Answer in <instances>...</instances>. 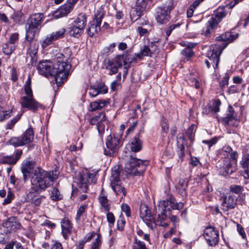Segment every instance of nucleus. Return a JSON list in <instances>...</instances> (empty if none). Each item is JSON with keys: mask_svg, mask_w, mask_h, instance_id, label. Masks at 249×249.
<instances>
[{"mask_svg": "<svg viewBox=\"0 0 249 249\" xmlns=\"http://www.w3.org/2000/svg\"><path fill=\"white\" fill-rule=\"evenodd\" d=\"M21 172L24 181L31 178L32 187L27 196L28 201L36 206H40L45 196L36 197L35 193L40 194L52 185L58 178L59 172L56 170L46 171L40 168L34 169L33 163L30 161L22 164Z\"/></svg>", "mask_w": 249, "mask_h": 249, "instance_id": "1", "label": "nucleus"}, {"mask_svg": "<svg viewBox=\"0 0 249 249\" xmlns=\"http://www.w3.org/2000/svg\"><path fill=\"white\" fill-rule=\"evenodd\" d=\"M70 55L62 53L56 54L54 62L50 60L40 62L37 65L40 74L48 77L54 76L57 85L63 84L70 74L71 65L67 62Z\"/></svg>", "mask_w": 249, "mask_h": 249, "instance_id": "2", "label": "nucleus"}, {"mask_svg": "<svg viewBox=\"0 0 249 249\" xmlns=\"http://www.w3.org/2000/svg\"><path fill=\"white\" fill-rule=\"evenodd\" d=\"M24 90L25 95L20 98L19 102L22 108H27L34 112L39 108H43V106L34 98L31 88V80L29 76L26 81Z\"/></svg>", "mask_w": 249, "mask_h": 249, "instance_id": "3", "label": "nucleus"}, {"mask_svg": "<svg viewBox=\"0 0 249 249\" xmlns=\"http://www.w3.org/2000/svg\"><path fill=\"white\" fill-rule=\"evenodd\" d=\"M127 163L125 167V172L129 175L141 176L145 171L148 164L147 160L143 161L135 157L133 155L126 156Z\"/></svg>", "mask_w": 249, "mask_h": 249, "instance_id": "4", "label": "nucleus"}, {"mask_svg": "<svg viewBox=\"0 0 249 249\" xmlns=\"http://www.w3.org/2000/svg\"><path fill=\"white\" fill-rule=\"evenodd\" d=\"M44 19V16L42 13H35L32 15L28 20L26 27V39L28 41H31L35 35L39 32L41 25Z\"/></svg>", "mask_w": 249, "mask_h": 249, "instance_id": "5", "label": "nucleus"}, {"mask_svg": "<svg viewBox=\"0 0 249 249\" xmlns=\"http://www.w3.org/2000/svg\"><path fill=\"white\" fill-rule=\"evenodd\" d=\"M227 46V43H224L219 44H213L209 47L207 53V56L209 59L205 61V63L207 65L208 68H210L211 65L212 66L213 69L217 68L219 62V56Z\"/></svg>", "mask_w": 249, "mask_h": 249, "instance_id": "6", "label": "nucleus"}, {"mask_svg": "<svg viewBox=\"0 0 249 249\" xmlns=\"http://www.w3.org/2000/svg\"><path fill=\"white\" fill-rule=\"evenodd\" d=\"M87 24V17L85 14H80L69 27V33L75 37L80 36L84 31Z\"/></svg>", "mask_w": 249, "mask_h": 249, "instance_id": "7", "label": "nucleus"}, {"mask_svg": "<svg viewBox=\"0 0 249 249\" xmlns=\"http://www.w3.org/2000/svg\"><path fill=\"white\" fill-rule=\"evenodd\" d=\"M119 176V172L117 170H115L112 172L110 178V186L116 195L122 198L126 196V191L125 188L120 184Z\"/></svg>", "mask_w": 249, "mask_h": 249, "instance_id": "8", "label": "nucleus"}, {"mask_svg": "<svg viewBox=\"0 0 249 249\" xmlns=\"http://www.w3.org/2000/svg\"><path fill=\"white\" fill-rule=\"evenodd\" d=\"M126 61V54L117 55L113 59L108 60L106 69L109 71V74L112 75L118 72V69L123 66Z\"/></svg>", "mask_w": 249, "mask_h": 249, "instance_id": "9", "label": "nucleus"}, {"mask_svg": "<svg viewBox=\"0 0 249 249\" xmlns=\"http://www.w3.org/2000/svg\"><path fill=\"white\" fill-rule=\"evenodd\" d=\"M34 137V131L30 128L27 129L20 137L12 138L10 142L15 146H22L31 142L33 140Z\"/></svg>", "mask_w": 249, "mask_h": 249, "instance_id": "10", "label": "nucleus"}, {"mask_svg": "<svg viewBox=\"0 0 249 249\" xmlns=\"http://www.w3.org/2000/svg\"><path fill=\"white\" fill-rule=\"evenodd\" d=\"M203 236L207 244L210 246H215L218 243V231L213 227L209 226L206 227L204 230Z\"/></svg>", "mask_w": 249, "mask_h": 249, "instance_id": "11", "label": "nucleus"}, {"mask_svg": "<svg viewBox=\"0 0 249 249\" xmlns=\"http://www.w3.org/2000/svg\"><path fill=\"white\" fill-rule=\"evenodd\" d=\"M221 201V209L225 212L235 207L237 205V198L231 193L223 194L220 198Z\"/></svg>", "mask_w": 249, "mask_h": 249, "instance_id": "12", "label": "nucleus"}, {"mask_svg": "<svg viewBox=\"0 0 249 249\" xmlns=\"http://www.w3.org/2000/svg\"><path fill=\"white\" fill-rule=\"evenodd\" d=\"M78 0H68L64 5L60 6L53 13L54 18L58 19L66 16L73 9L74 6Z\"/></svg>", "mask_w": 249, "mask_h": 249, "instance_id": "13", "label": "nucleus"}, {"mask_svg": "<svg viewBox=\"0 0 249 249\" xmlns=\"http://www.w3.org/2000/svg\"><path fill=\"white\" fill-rule=\"evenodd\" d=\"M140 214L143 221L151 229L153 230L156 227V222L147 206L145 205L141 206Z\"/></svg>", "mask_w": 249, "mask_h": 249, "instance_id": "14", "label": "nucleus"}, {"mask_svg": "<svg viewBox=\"0 0 249 249\" xmlns=\"http://www.w3.org/2000/svg\"><path fill=\"white\" fill-rule=\"evenodd\" d=\"M120 143V141L118 136L109 135L106 141V146L108 150L105 149V154L110 156H113L119 147Z\"/></svg>", "mask_w": 249, "mask_h": 249, "instance_id": "15", "label": "nucleus"}, {"mask_svg": "<svg viewBox=\"0 0 249 249\" xmlns=\"http://www.w3.org/2000/svg\"><path fill=\"white\" fill-rule=\"evenodd\" d=\"M95 177V174L94 173H91L89 172H87L80 176L78 179L79 182H78L77 183L79 187L82 192H85L87 191L88 183H96V179Z\"/></svg>", "mask_w": 249, "mask_h": 249, "instance_id": "16", "label": "nucleus"}, {"mask_svg": "<svg viewBox=\"0 0 249 249\" xmlns=\"http://www.w3.org/2000/svg\"><path fill=\"white\" fill-rule=\"evenodd\" d=\"M184 204L182 202L178 203L174 198L170 197L169 199L160 201L159 204L160 208L164 209L169 212L171 210H179L183 208Z\"/></svg>", "mask_w": 249, "mask_h": 249, "instance_id": "17", "label": "nucleus"}, {"mask_svg": "<svg viewBox=\"0 0 249 249\" xmlns=\"http://www.w3.org/2000/svg\"><path fill=\"white\" fill-rule=\"evenodd\" d=\"M106 123V115L103 112L99 113L97 116H95L90 120V124L91 125H96L100 134H102L104 132L105 124Z\"/></svg>", "mask_w": 249, "mask_h": 249, "instance_id": "18", "label": "nucleus"}, {"mask_svg": "<svg viewBox=\"0 0 249 249\" xmlns=\"http://www.w3.org/2000/svg\"><path fill=\"white\" fill-rule=\"evenodd\" d=\"M60 224L62 236L65 240H68L74 231L72 224L67 217H64Z\"/></svg>", "mask_w": 249, "mask_h": 249, "instance_id": "19", "label": "nucleus"}, {"mask_svg": "<svg viewBox=\"0 0 249 249\" xmlns=\"http://www.w3.org/2000/svg\"><path fill=\"white\" fill-rule=\"evenodd\" d=\"M2 226L7 229L9 232L16 231L21 226L19 220L15 216H11L2 222Z\"/></svg>", "mask_w": 249, "mask_h": 249, "instance_id": "20", "label": "nucleus"}, {"mask_svg": "<svg viewBox=\"0 0 249 249\" xmlns=\"http://www.w3.org/2000/svg\"><path fill=\"white\" fill-rule=\"evenodd\" d=\"M22 153L21 150H17L15 157L13 156H4L0 158V162L8 164H15L20 159Z\"/></svg>", "mask_w": 249, "mask_h": 249, "instance_id": "21", "label": "nucleus"}, {"mask_svg": "<svg viewBox=\"0 0 249 249\" xmlns=\"http://www.w3.org/2000/svg\"><path fill=\"white\" fill-rule=\"evenodd\" d=\"M169 13L163 9L161 7H159L157 10V15L156 17L158 22L160 24L165 23L169 18Z\"/></svg>", "mask_w": 249, "mask_h": 249, "instance_id": "22", "label": "nucleus"}, {"mask_svg": "<svg viewBox=\"0 0 249 249\" xmlns=\"http://www.w3.org/2000/svg\"><path fill=\"white\" fill-rule=\"evenodd\" d=\"M126 146L131 151L137 152L142 149V142L139 138L135 137L130 140Z\"/></svg>", "mask_w": 249, "mask_h": 249, "instance_id": "23", "label": "nucleus"}, {"mask_svg": "<svg viewBox=\"0 0 249 249\" xmlns=\"http://www.w3.org/2000/svg\"><path fill=\"white\" fill-rule=\"evenodd\" d=\"M245 178H249V154L247 153L243 155L240 162Z\"/></svg>", "mask_w": 249, "mask_h": 249, "instance_id": "24", "label": "nucleus"}, {"mask_svg": "<svg viewBox=\"0 0 249 249\" xmlns=\"http://www.w3.org/2000/svg\"><path fill=\"white\" fill-rule=\"evenodd\" d=\"M237 36H235L234 35H232L230 32H226L224 34H222L221 36L217 37V40L219 41L216 44H223L224 43L228 44L233 41L236 37Z\"/></svg>", "mask_w": 249, "mask_h": 249, "instance_id": "25", "label": "nucleus"}, {"mask_svg": "<svg viewBox=\"0 0 249 249\" xmlns=\"http://www.w3.org/2000/svg\"><path fill=\"white\" fill-rule=\"evenodd\" d=\"M108 104V102L107 101L103 99L92 102L90 104L89 110L94 111L101 109L106 107Z\"/></svg>", "mask_w": 249, "mask_h": 249, "instance_id": "26", "label": "nucleus"}, {"mask_svg": "<svg viewBox=\"0 0 249 249\" xmlns=\"http://www.w3.org/2000/svg\"><path fill=\"white\" fill-rule=\"evenodd\" d=\"M98 200L102 209L105 211L108 212L110 209V206L107 196L102 193L98 197Z\"/></svg>", "mask_w": 249, "mask_h": 249, "instance_id": "27", "label": "nucleus"}, {"mask_svg": "<svg viewBox=\"0 0 249 249\" xmlns=\"http://www.w3.org/2000/svg\"><path fill=\"white\" fill-rule=\"evenodd\" d=\"M222 122L224 124L234 127H237L239 124L236 116H232V114L227 115L225 118H223Z\"/></svg>", "mask_w": 249, "mask_h": 249, "instance_id": "28", "label": "nucleus"}, {"mask_svg": "<svg viewBox=\"0 0 249 249\" xmlns=\"http://www.w3.org/2000/svg\"><path fill=\"white\" fill-rule=\"evenodd\" d=\"M101 27L91 21L89 25L88 34L90 37H94L100 31Z\"/></svg>", "mask_w": 249, "mask_h": 249, "instance_id": "29", "label": "nucleus"}, {"mask_svg": "<svg viewBox=\"0 0 249 249\" xmlns=\"http://www.w3.org/2000/svg\"><path fill=\"white\" fill-rule=\"evenodd\" d=\"M87 208V204H83L78 208L75 218L77 223H78L82 218H84V216H86V210Z\"/></svg>", "mask_w": 249, "mask_h": 249, "instance_id": "30", "label": "nucleus"}, {"mask_svg": "<svg viewBox=\"0 0 249 249\" xmlns=\"http://www.w3.org/2000/svg\"><path fill=\"white\" fill-rule=\"evenodd\" d=\"M12 110H7L4 107L0 106V122L8 119L12 115Z\"/></svg>", "mask_w": 249, "mask_h": 249, "instance_id": "31", "label": "nucleus"}, {"mask_svg": "<svg viewBox=\"0 0 249 249\" xmlns=\"http://www.w3.org/2000/svg\"><path fill=\"white\" fill-rule=\"evenodd\" d=\"M176 187L182 196L186 195V190L187 187V183L183 179H179L176 184Z\"/></svg>", "mask_w": 249, "mask_h": 249, "instance_id": "32", "label": "nucleus"}, {"mask_svg": "<svg viewBox=\"0 0 249 249\" xmlns=\"http://www.w3.org/2000/svg\"><path fill=\"white\" fill-rule=\"evenodd\" d=\"M66 32V29L64 28H62L59 30L53 32L50 35L52 36L53 39L54 41L62 38L64 37L65 34Z\"/></svg>", "mask_w": 249, "mask_h": 249, "instance_id": "33", "label": "nucleus"}, {"mask_svg": "<svg viewBox=\"0 0 249 249\" xmlns=\"http://www.w3.org/2000/svg\"><path fill=\"white\" fill-rule=\"evenodd\" d=\"M93 238H95L94 241H96L98 239H99L100 241V245L101 244V236L99 234L94 232H90L87 234L82 241L86 243L88 241H90Z\"/></svg>", "mask_w": 249, "mask_h": 249, "instance_id": "34", "label": "nucleus"}, {"mask_svg": "<svg viewBox=\"0 0 249 249\" xmlns=\"http://www.w3.org/2000/svg\"><path fill=\"white\" fill-rule=\"evenodd\" d=\"M15 48V45L10 44L9 42L3 44L2 50L3 53L7 55L11 54Z\"/></svg>", "mask_w": 249, "mask_h": 249, "instance_id": "35", "label": "nucleus"}, {"mask_svg": "<svg viewBox=\"0 0 249 249\" xmlns=\"http://www.w3.org/2000/svg\"><path fill=\"white\" fill-rule=\"evenodd\" d=\"M104 17V13L103 11H98L95 15L94 19L92 21L95 24L98 26H101V23L102 21L103 18Z\"/></svg>", "mask_w": 249, "mask_h": 249, "instance_id": "36", "label": "nucleus"}, {"mask_svg": "<svg viewBox=\"0 0 249 249\" xmlns=\"http://www.w3.org/2000/svg\"><path fill=\"white\" fill-rule=\"evenodd\" d=\"M204 0H196L191 5L189 9L187 11V17L189 18L192 17L193 14L194 9L202 2Z\"/></svg>", "mask_w": 249, "mask_h": 249, "instance_id": "37", "label": "nucleus"}, {"mask_svg": "<svg viewBox=\"0 0 249 249\" xmlns=\"http://www.w3.org/2000/svg\"><path fill=\"white\" fill-rule=\"evenodd\" d=\"M178 139L177 142L178 150L184 151L185 150V138L183 135H178L177 136Z\"/></svg>", "mask_w": 249, "mask_h": 249, "instance_id": "38", "label": "nucleus"}, {"mask_svg": "<svg viewBox=\"0 0 249 249\" xmlns=\"http://www.w3.org/2000/svg\"><path fill=\"white\" fill-rule=\"evenodd\" d=\"M51 198L53 201H57L62 198V196L57 188H54L52 191Z\"/></svg>", "mask_w": 249, "mask_h": 249, "instance_id": "39", "label": "nucleus"}, {"mask_svg": "<svg viewBox=\"0 0 249 249\" xmlns=\"http://www.w3.org/2000/svg\"><path fill=\"white\" fill-rule=\"evenodd\" d=\"M195 125L194 124H192L187 129L186 132V134L188 139L190 140L191 142H192L194 140L195 133Z\"/></svg>", "mask_w": 249, "mask_h": 249, "instance_id": "40", "label": "nucleus"}, {"mask_svg": "<svg viewBox=\"0 0 249 249\" xmlns=\"http://www.w3.org/2000/svg\"><path fill=\"white\" fill-rule=\"evenodd\" d=\"M132 58H130V55L129 54H126V61L125 64H123V66H124V77H125L128 72V69L130 67V63L132 62Z\"/></svg>", "mask_w": 249, "mask_h": 249, "instance_id": "41", "label": "nucleus"}, {"mask_svg": "<svg viewBox=\"0 0 249 249\" xmlns=\"http://www.w3.org/2000/svg\"><path fill=\"white\" fill-rule=\"evenodd\" d=\"M211 108L213 113L219 111V107L221 105V102L219 100H214L213 102L212 105L210 104Z\"/></svg>", "mask_w": 249, "mask_h": 249, "instance_id": "42", "label": "nucleus"}, {"mask_svg": "<svg viewBox=\"0 0 249 249\" xmlns=\"http://www.w3.org/2000/svg\"><path fill=\"white\" fill-rule=\"evenodd\" d=\"M230 190L232 193L239 194L244 191V187L241 185L233 184L230 186Z\"/></svg>", "mask_w": 249, "mask_h": 249, "instance_id": "43", "label": "nucleus"}, {"mask_svg": "<svg viewBox=\"0 0 249 249\" xmlns=\"http://www.w3.org/2000/svg\"><path fill=\"white\" fill-rule=\"evenodd\" d=\"M54 41L50 34L48 35L42 41L41 45L42 48H45L49 45L52 44Z\"/></svg>", "mask_w": 249, "mask_h": 249, "instance_id": "44", "label": "nucleus"}, {"mask_svg": "<svg viewBox=\"0 0 249 249\" xmlns=\"http://www.w3.org/2000/svg\"><path fill=\"white\" fill-rule=\"evenodd\" d=\"M161 209V212H160V214H158V219L155 220L156 222V225L157 224V223L158 224L159 222L164 221L166 219L167 216V213L169 212L168 210H164V209Z\"/></svg>", "mask_w": 249, "mask_h": 249, "instance_id": "45", "label": "nucleus"}, {"mask_svg": "<svg viewBox=\"0 0 249 249\" xmlns=\"http://www.w3.org/2000/svg\"><path fill=\"white\" fill-rule=\"evenodd\" d=\"M161 8L165 9L167 12H169L170 14V11L174 8L173 0H167Z\"/></svg>", "mask_w": 249, "mask_h": 249, "instance_id": "46", "label": "nucleus"}, {"mask_svg": "<svg viewBox=\"0 0 249 249\" xmlns=\"http://www.w3.org/2000/svg\"><path fill=\"white\" fill-rule=\"evenodd\" d=\"M37 51L38 45L34 42L30 43V47L28 49V53L31 56L35 55L37 53Z\"/></svg>", "mask_w": 249, "mask_h": 249, "instance_id": "47", "label": "nucleus"}, {"mask_svg": "<svg viewBox=\"0 0 249 249\" xmlns=\"http://www.w3.org/2000/svg\"><path fill=\"white\" fill-rule=\"evenodd\" d=\"M22 113L18 114L15 118L9 122L7 124V128L9 129H12L15 124L20 119Z\"/></svg>", "mask_w": 249, "mask_h": 249, "instance_id": "48", "label": "nucleus"}, {"mask_svg": "<svg viewBox=\"0 0 249 249\" xmlns=\"http://www.w3.org/2000/svg\"><path fill=\"white\" fill-rule=\"evenodd\" d=\"M133 249H147L144 243L137 239H135V242L133 245Z\"/></svg>", "mask_w": 249, "mask_h": 249, "instance_id": "49", "label": "nucleus"}, {"mask_svg": "<svg viewBox=\"0 0 249 249\" xmlns=\"http://www.w3.org/2000/svg\"><path fill=\"white\" fill-rule=\"evenodd\" d=\"M22 16L23 14L21 11H17L14 12L11 18L16 22H19L21 21Z\"/></svg>", "mask_w": 249, "mask_h": 249, "instance_id": "50", "label": "nucleus"}, {"mask_svg": "<svg viewBox=\"0 0 249 249\" xmlns=\"http://www.w3.org/2000/svg\"><path fill=\"white\" fill-rule=\"evenodd\" d=\"M227 162L228 163L225 168V172L226 174L231 175L235 171L236 167L232 166L230 162H229L228 161H227Z\"/></svg>", "mask_w": 249, "mask_h": 249, "instance_id": "51", "label": "nucleus"}, {"mask_svg": "<svg viewBox=\"0 0 249 249\" xmlns=\"http://www.w3.org/2000/svg\"><path fill=\"white\" fill-rule=\"evenodd\" d=\"M181 53L183 55L185 56L186 57H187L188 58H190L194 54L193 52L192 51L190 47H187V48H185L184 49H183L181 51Z\"/></svg>", "mask_w": 249, "mask_h": 249, "instance_id": "52", "label": "nucleus"}, {"mask_svg": "<svg viewBox=\"0 0 249 249\" xmlns=\"http://www.w3.org/2000/svg\"><path fill=\"white\" fill-rule=\"evenodd\" d=\"M180 24L178 23L177 24L171 25L170 26H169L165 30L166 36H167V37H168L170 35L172 31L174 29H175L176 28H178L180 26Z\"/></svg>", "mask_w": 249, "mask_h": 249, "instance_id": "53", "label": "nucleus"}, {"mask_svg": "<svg viewBox=\"0 0 249 249\" xmlns=\"http://www.w3.org/2000/svg\"><path fill=\"white\" fill-rule=\"evenodd\" d=\"M142 51L143 56L151 57L153 54V53L151 52L150 49L148 45L144 46Z\"/></svg>", "mask_w": 249, "mask_h": 249, "instance_id": "54", "label": "nucleus"}, {"mask_svg": "<svg viewBox=\"0 0 249 249\" xmlns=\"http://www.w3.org/2000/svg\"><path fill=\"white\" fill-rule=\"evenodd\" d=\"M14 198V195L13 193L11 191H9L8 192L6 198H5L4 199L3 202H2V204L3 205H5V204H7L11 203L12 200Z\"/></svg>", "mask_w": 249, "mask_h": 249, "instance_id": "55", "label": "nucleus"}, {"mask_svg": "<svg viewBox=\"0 0 249 249\" xmlns=\"http://www.w3.org/2000/svg\"><path fill=\"white\" fill-rule=\"evenodd\" d=\"M122 211L124 213L127 217L131 215V212L129 206L126 204H123L122 205Z\"/></svg>", "mask_w": 249, "mask_h": 249, "instance_id": "56", "label": "nucleus"}, {"mask_svg": "<svg viewBox=\"0 0 249 249\" xmlns=\"http://www.w3.org/2000/svg\"><path fill=\"white\" fill-rule=\"evenodd\" d=\"M18 34L17 33H14L11 35L10 37V40L9 43L10 44L15 45L16 42L18 41Z\"/></svg>", "mask_w": 249, "mask_h": 249, "instance_id": "57", "label": "nucleus"}, {"mask_svg": "<svg viewBox=\"0 0 249 249\" xmlns=\"http://www.w3.org/2000/svg\"><path fill=\"white\" fill-rule=\"evenodd\" d=\"M89 94L91 97H95L99 94L97 87H90L89 89Z\"/></svg>", "mask_w": 249, "mask_h": 249, "instance_id": "58", "label": "nucleus"}, {"mask_svg": "<svg viewBox=\"0 0 249 249\" xmlns=\"http://www.w3.org/2000/svg\"><path fill=\"white\" fill-rule=\"evenodd\" d=\"M125 224V220L123 217L120 216L117 221L118 228L119 230L122 231Z\"/></svg>", "mask_w": 249, "mask_h": 249, "instance_id": "59", "label": "nucleus"}, {"mask_svg": "<svg viewBox=\"0 0 249 249\" xmlns=\"http://www.w3.org/2000/svg\"><path fill=\"white\" fill-rule=\"evenodd\" d=\"M169 218L171 221L173 223V226H175V227H178V226L179 219L178 216L176 215H171L169 217Z\"/></svg>", "mask_w": 249, "mask_h": 249, "instance_id": "60", "label": "nucleus"}, {"mask_svg": "<svg viewBox=\"0 0 249 249\" xmlns=\"http://www.w3.org/2000/svg\"><path fill=\"white\" fill-rule=\"evenodd\" d=\"M232 151V149L231 147L228 145L224 146L222 150V152L224 155L227 156L228 157H229L230 154Z\"/></svg>", "mask_w": 249, "mask_h": 249, "instance_id": "61", "label": "nucleus"}, {"mask_svg": "<svg viewBox=\"0 0 249 249\" xmlns=\"http://www.w3.org/2000/svg\"><path fill=\"white\" fill-rule=\"evenodd\" d=\"M138 124V122L135 121L133 122L132 124H130L129 127L127 129L126 132V135H128L130 133L133 132L134 130L136 128V127L137 126Z\"/></svg>", "mask_w": 249, "mask_h": 249, "instance_id": "62", "label": "nucleus"}, {"mask_svg": "<svg viewBox=\"0 0 249 249\" xmlns=\"http://www.w3.org/2000/svg\"><path fill=\"white\" fill-rule=\"evenodd\" d=\"M217 138L214 137L213 138L209 140H203L202 141V142L205 144H208L209 147H210L211 146L215 144L217 142Z\"/></svg>", "mask_w": 249, "mask_h": 249, "instance_id": "63", "label": "nucleus"}, {"mask_svg": "<svg viewBox=\"0 0 249 249\" xmlns=\"http://www.w3.org/2000/svg\"><path fill=\"white\" fill-rule=\"evenodd\" d=\"M237 230L239 234L242 236L243 238L245 239L246 238V234L245 233L244 230L240 225H237Z\"/></svg>", "mask_w": 249, "mask_h": 249, "instance_id": "64", "label": "nucleus"}]
</instances>
